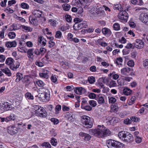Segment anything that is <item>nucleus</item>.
<instances>
[{"instance_id":"obj_47","label":"nucleus","mask_w":148,"mask_h":148,"mask_svg":"<svg viewBox=\"0 0 148 148\" xmlns=\"http://www.w3.org/2000/svg\"><path fill=\"white\" fill-rule=\"evenodd\" d=\"M50 24L52 26L55 27L57 21L54 19H50L49 20Z\"/></svg>"},{"instance_id":"obj_5","label":"nucleus","mask_w":148,"mask_h":148,"mask_svg":"<svg viewBox=\"0 0 148 148\" xmlns=\"http://www.w3.org/2000/svg\"><path fill=\"white\" fill-rule=\"evenodd\" d=\"M128 15L125 10L124 11H120L118 15V18L120 20L122 21L123 22H126L128 18Z\"/></svg>"},{"instance_id":"obj_33","label":"nucleus","mask_w":148,"mask_h":148,"mask_svg":"<svg viewBox=\"0 0 148 148\" xmlns=\"http://www.w3.org/2000/svg\"><path fill=\"white\" fill-rule=\"evenodd\" d=\"M2 72L9 76L11 75V73L10 70L8 68H5L2 70Z\"/></svg>"},{"instance_id":"obj_14","label":"nucleus","mask_w":148,"mask_h":148,"mask_svg":"<svg viewBox=\"0 0 148 148\" xmlns=\"http://www.w3.org/2000/svg\"><path fill=\"white\" fill-rule=\"evenodd\" d=\"M38 45L41 47H43L45 45L46 40L44 38H39Z\"/></svg>"},{"instance_id":"obj_42","label":"nucleus","mask_w":148,"mask_h":148,"mask_svg":"<svg viewBox=\"0 0 148 148\" xmlns=\"http://www.w3.org/2000/svg\"><path fill=\"white\" fill-rule=\"evenodd\" d=\"M114 29L116 30H118L120 29V25L117 23H115L113 25Z\"/></svg>"},{"instance_id":"obj_13","label":"nucleus","mask_w":148,"mask_h":148,"mask_svg":"<svg viewBox=\"0 0 148 148\" xmlns=\"http://www.w3.org/2000/svg\"><path fill=\"white\" fill-rule=\"evenodd\" d=\"M34 50L33 48L29 49L27 51V56L29 59L33 60Z\"/></svg>"},{"instance_id":"obj_34","label":"nucleus","mask_w":148,"mask_h":148,"mask_svg":"<svg viewBox=\"0 0 148 148\" xmlns=\"http://www.w3.org/2000/svg\"><path fill=\"white\" fill-rule=\"evenodd\" d=\"M50 142L52 145L53 146H56L57 144V140L56 139L54 138H51Z\"/></svg>"},{"instance_id":"obj_36","label":"nucleus","mask_w":148,"mask_h":148,"mask_svg":"<svg viewBox=\"0 0 148 148\" xmlns=\"http://www.w3.org/2000/svg\"><path fill=\"white\" fill-rule=\"evenodd\" d=\"M41 145L42 147H45L46 148H51V146L49 143L48 142H44Z\"/></svg>"},{"instance_id":"obj_51","label":"nucleus","mask_w":148,"mask_h":148,"mask_svg":"<svg viewBox=\"0 0 148 148\" xmlns=\"http://www.w3.org/2000/svg\"><path fill=\"white\" fill-rule=\"evenodd\" d=\"M61 107L60 105H58L56 107L55 113L58 114L59 113V111L61 109Z\"/></svg>"},{"instance_id":"obj_28","label":"nucleus","mask_w":148,"mask_h":148,"mask_svg":"<svg viewBox=\"0 0 148 148\" xmlns=\"http://www.w3.org/2000/svg\"><path fill=\"white\" fill-rule=\"evenodd\" d=\"M42 107H41L40 106L35 105L33 106V109L35 110V114L36 115V113L38 111H40V109L42 108Z\"/></svg>"},{"instance_id":"obj_41","label":"nucleus","mask_w":148,"mask_h":148,"mask_svg":"<svg viewBox=\"0 0 148 148\" xmlns=\"http://www.w3.org/2000/svg\"><path fill=\"white\" fill-rule=\"evenodd\" d=\"M22 81L24 83H29V78L28 76H25L23 78Z\"/></svg>"},{"instance_id":"obj_54","label":"nucleus","mask_w":148,"mask_h":148,"mask_svg":"<svg viewBox=\"0 0 148 148\" xmlns=\"http://www.w3.org/2000/svg\"><path fill=\"white\" fill-rule=\"evenodd\" d=\"M135 141L137 143H140L142 140V138L139 136H136L135 137Z\"/></svg>"},{"instance_id":"obj_35","label":"nucleus","mask_w":148,"mask_h":148,"mask_svg":"<svg viewBox=\"0 0 148 148\" xmlns=\"http://www.w3.org/2000/svg\"><path fill=\"white\" fill-rule=\"evenodd\" d=\"M65 117L69 121L72 122L74 120L73 116L70 114H66Z\"/></svg>"},{"instance_id":"obj_30","label":"nucleus","mask_w":148,"mask_h":148,"mask_svg":"<svg viewBox=\"0 0 148 148\" xmlns=\"http://www.w3.org/2000/svg\"><path fill=\"white\" fill-rule=\"evenodd\" d=\"M114 9L115 10H118L120 11H122L123 10V8H121V5L120 4L114 5Z\"/></svg>"},{"instance_id":"obj_18","label":"nucleus","mask_w":148,"mask_h":148,"mask_svg":"<svg viewBox=\"0 0 148 148\" xmlns=\"http://www.w3.org/2000/svg\"><path fill=\"white\" fill-rule=\"evenodd\" d=\"M95 99L97 100L98 103L99 104H102L104 103L105 101L104 98L101 95H98Z\"/></svg>"},{"instance_id":"obj_16","label":"nucleus","mask_w":148,"mask_h":148,"mask_svg":"<svg viewBox=\"0 0 148 148\" xmlns=\"http://www.w3.org/2000/svg\"><path fill=\"white\" fill-rule=\"evenodd\" d=\"M20 64L18 61L16 62L15 63H13L10 66V68L13 70H16V69L19 67Z\"/></svg>"},{"instance_id":"obj_19","label":"nucleus","mask_w":148,"mask_h":148,"mask_svg":"<svg viewBox=\"0 0 148 148\" xmlns=\"http://www.w3.org/2000/svg\"><path fill=\"white\" fill-rule=\"evenodd\" d=\"M16 45V42L15 41H13L11 42H8L5 44L6 46L9 48L12 47H15Z\"/></svg>"},{"instance_id":"obj_50","label":"nucleus","mask_w":148,"mask_h":148,"mask_svg":"<svg viewBox=\"0 0 148 148\" xmlns=\"http://www.w3.org/2000/svg\"><path fill=\"white\" fill-rule=\"evenodd\" d=\"M92 107L91 106H89L86 105L84 107H83V108L82 109H84L86 111H90L92 110Z\"/></svg>"},{"instance_id":"obj_43","label":"nucleus","mask_w":148,"mask_h":148,"mask_svg":"<svg viewBox=\"0 0 148 148\" xmlns=\"http://www.w3.org/2000/svg\"><path fill=\"white\" fill-rule=\"evenodd\" d=\"M39 51L40 52V55L42 56L47 51L46 49L44 47H41L40 50H39Z\"/></svg>"},{"instance_id":"obj_12","label":"nucleus","mask_w":148,"mask_h":148,"mask_svg":"<svg viewBox=\"0 0 148 148\" xmlns=\"http://www.w3.org/2000/svg\"><path fill=\"white\" fill-rule=\"evenodd\" d=\"M133 136L132 134L127 132L126 136L125 137L124 141L126 142L130 143L133 141Z\"/></svg>"},{"instance_id":"obj_9","label":"nucleus","mask_w":148,"mask_h":148,"mask_svg":"<svg viewBox=\"0 0 148 148\" xmlns=\"http://www.w3.org/2000/svg\"><path fill=\"white\" fill-rule=\"evenodd\" d=\"M18 129L15 125L10 126L8 127L7 131L11 135H14L18 132Z\"/></svg>"},{"instance_id":"obj_7","label":"nucleus","mask_w":148,"mask_h":148,"mask_svg":"<svg viewBox=\"0 0 148 148\" xmlns=\"http://www.w3.org/2000/svg\"><path fill=\"white\" fill-rule=\"evenodd\" d=\"M87 24V22L86 21H84L78 25L77 24L73 26V27L76 30L80 29L83 28H86L88 26Z\"/></svg>"},{"instance_id":"obj_2","label":"nucleus","mask_w":148,"mask_h":148,"mask_svg":"<svg viewBox=\"0 0 148 148\" xmlns=\"http://www.w3.org/2000/svg\"><path fill=\"white\" fill-rule=\"evenodd\" d=\"M106 143L109 148H122L124 145L123 143L112 139L108 140Z\"/></svg>"},{"instance_id":"obj_24","label":"nucleus","mask_w":148,"mask_h":148,"mask_svg":"<svg viewBox=\"0 0 148 148\" xmlns=\"http://www.w3.org/2000/svg\"><path fill=\"white\" fill-rule=\"evenodd\" d=\"M39 75L40 77H44L47 79L49 77V75H48V71L47 70H45L43 73H39Z\"/></svg>"},{"instance_id":"obj_8","label":"nucleus","mask_w":148,"mask_h":148,"mask_svg":"<svg viewBox=\"0 0 148 148\" xmlns=\"http://www.w3.org/2000/svg\"><path fill=\"white\" fill-rule=\"evenodd\" d=\"M139 19L143 23L148 25V14L142 13L139 16Z\"/></svg>"},{"instance_id":"obj_1","label":"nucleus","mask_w":148,"mask_h":148,"mask_svg":"<svg viewBox=\"0 0 148 148\" xmlns=\"http://www.w3.org/2000/svg\"><path fill=\"white\" fill-rule=\"evenodd\" d=\"M98 127L97 129L90 130L89 133L90 134L93 135L99 138L103 137V135L102 131L104 130V126L103 125H98Z\"/></svg>"},{"instance_id":"obj_11","label":"nucleus","mask_w":148,"mask_h":148,"mask_svg":"<svg viewBox=\"0 0 148 148\" xmlns=\"http://www.w3.org/2000/svg\"><path fill=\"white\" fill-rule=\"evenodd\" d=\"M75 92L79 95L84 94L86 92V90L82 87H76L74 90Z\"/></svg>"},{"instance_id":"obj_17","label":"nucleus","mask_w":148,"mask_h":148,"mask_svg":"<svg viewBox=\"0 0 148 148\" xmlns=\"http://www.w3.org/2000/svg\"><path fill=\"white\" fill-rule=\"evenodd\" d=\"M127 132L124 131H122L119 132L118 133V135L119 138L122 139L124 141L125 137L126 136Z\"/></svg>"},{"instance_id":"obj_27","label":"nucleus","mask_w":148,"mask_h":148,"mask_svg":"<svg viewBox=\"0 0 148 148\" xmlns=\"http://www.w3.org/2000/svg\"><path fill=\"white\" fill-rule=\"evenodd\" d=\"M14 62V60L11 58H7L5 61V64L10 65Z\"/></svg>"},{"instance_id":"obj_61","label":"nucleus","mask_w":148,"mask_h":148,"mask_svg":"<svg viewBox=\"0 0 148 148\" xmlns=\"http://www.w3.org/2000/svg\"><path fill=\"white\" fill-rule=\"evenodd\" d=\"M89 103L91 106L93 107L96 106V102L94 100H91L90 101Z\"/></svg>"},{"instance_id":"obj_58","label":"nucleus","mask_w":148,"mask_h":148,"mask_svg":"<svg viewBox=\"0 0 148 148\" xmlns=\"http://www.w3.org/2000/svg\"><path fill=\"white\" fill-rule=\"evenodd\" d=\"M88 96L90 98L92 99H94L95 98H96L97 97L96 95L93 93H90L89 94Z\"/></svg>"},{"instance_id":"obj_49","label":"nucleus","mask_w":148,"mask_h":148,"mask_svg":"<svg viewBox=\"0 0 148 148\" xmlns=\"http://www.w3.org/2000/svg\"><path fill=\"white\" fill-rule=\"evenodd\" d=\"M70 41H73L75 42H77L79 41L78 39L76 38H67Z\"/></svg>"},{"instance_id":"obj_20","label":"nucleus","mask_w":148,"mask_h":148,"mask_svg":"<svg viewBox=\"0 0 148 148\" xmlns=\"http://www.w3.org/2000/svg\"><path fill=\"white\" fill-rule=\"evenodd\" d=\"M101 30L103 33L104 35L107 34L108 36H110L111 34L110 30L106 28L102 29Z\"/></svg>"},{"instance_id":"obj_40","label":"nucleus","mask_w":148,"mask_h":148,"mask_svg":"<svg viewBox=\"0 0 148 148\" xmlns=\"http://www.w3.org/2000/svg\"><path fill=\"white\" fill-rule=\"evenodd\" d=\"M22 28L26 32H31L32 31V29L29 27L23 25Z\"/></svg>"},{"instance_id":"obj_60","label":"nucleus","mask_w":148,"mask_h":148,"mask_svg":"<svg viewBox=\"0 0 148 148\" xmlns=\"http://www.w3.org/2000/svg\"><path fill=\"white\" fill-rule=\"evenodd\" d=\"M35 64L36 65L39 67H42L44 66V64L43 63L37 61H36Z\"/></svg>"},{"instance_id":"obj_59","label":"nucleus","mask_w":148,"mask_h":148,"mask_svg":"<svg viewBox=\"0 0 148 148\" xmlns=\"http://www.w3.org/2000/svg\"><path fill=\"white\" fill-rule=\"evenodd\" d=\"M127 65L131 67L134 66V62L133 61L131 60H129L127 62Z\"/></svg>"},{"instance_id":"obj_21","label":"nucleus","mask_w":148,"mask_h":148,"mask_svg":"<svg viewBox=\"0 0 148 148\" xmlns=\"http://www.w3.org/2000/svg\"><path fill=\"white\" fill-rule=\"evenodd\" d=\"M15 115L13 114H11L10 116L5 118V121L8 122L11 120L14 121L15 119Z\"/></svg>"},{"instance_id":"obj_6","label":"nucleus","mask_w":148,"mask_h":148,"mask_svg":"<svg viewBox=\"0 0 148 148\" xmlns=\"http://www.w3.org/2000/svg\"><path fill=\"white\" fill-rule=\"evenodd\" d=\"M134 46L133 49L136 47L138 49H141L144 46V43L142 40L137 39L136 40L135 42L133 43Z\"/></svg>"},{"instance_id":"obj_31","label":"nucleus","mask_w":148,"mask_h":148,"mask_svg":"<svg viewBox=\"0 0 148 148\" xmlns=\"http://www.w3.org/2000/svg\"><path fill=\"white\" fill-rule=\"evenodd\" d=\"M63 10L65 11H69L71 8L70 5L67 3H65L62 5Z\"/></svg>"},{"instance_id":"obj_45","label":"nucleus","mask_w":148,"mask_h":148,"mask_svg":"<svg viewBox=\"0 0 148 148\" xmlns=\"http://www.w3.org/2000/svg\"><path fill=\"white\" fill-rule=\"evenodd\" d=\"M116 82L114 80H112L110 83L109 86L111 88L112 87H115L116 86Z\"/></svg>"},{"instance_id":"obj_63","label":"nucleus","mask_w":148,"mask_h":148,"mask_svg":"<svg viewBox=\"0 0 148 148\" xmlns=\"http://www.w3.org/2000/svg\"><path fill=\"white\" fill-rule=\"evenodd\" d=\"M143 65L146 68H148V59L145 60L144 61Z\"/></svg>"},{"instance_id":"obj_53","label":"nucleus","mask_w":148,"mask_h":148,"mask_svg":"<svg viewBox=\"0 0 148 148\" xmlns=\"http://www.w3.org/2000/svg\"><path fill=\"white\" fill-rule=\"evenodd\" d=\"M50 134L51 135V136H55L56 135L57 133L56 132L55 130L54 129H52L50 130Z\"/></svg>"},{"instance_id":"obj_56","label":"nucleus","mask_w":148,"mask_h":148,"mask_svg":"<svg viewBox=\"0 0 148 148\" xmlns=\"http://www.w3.org/2000/svg\"><path fill=\"white\" fill-rule=\"evenodd\" d=\"M65 19L68 22H70L72 20L71 16L69 15L66 14L65 16Z\"/></svg>"},{"instance_id":"obj_38","label":"nucleus","mask_w":148,"mask_h":148,"mask_svg":"<svg viewBox=\"0 0 148 148\" xmlns=\"http://www.w3.org/2000/svg\"><path fill=\"white\" fill-rule=\"evenodd\" d=\"M49 38L50 40L49 42V47L50 48H52L54 45L55 44L54 42L52 41L53 38Z\"/></svg>"},{"instance_id":"obj_48","label":"nucleus","mask_w":148,"mask_h":148,"mask_svg":"<svg viewBox=\"0 0 148 148\" xmlns=\"http://www.w3.org/2000/svg\"><path fill=\"white\" fill-rule=\"evenodd\" d=\"M136 99V98L135 96L132 97L131 98V101H130L129 102V104L130 105H132L134 104Z\"/></svg>"},{"instance_id":"obj_57","label":"nucleus","mask_w":148,"mask_h":148,"mask_svg":"<svg viewBox=\"0 0 148 148\" xmlns=\"http://www.w3.org/2000/svg\"><path fill=\"white\" fill-rule=\"evenodd\" d=\"M77 7V12L79 14H82L84 11L83 8L81 6H78Z\"/></svg>"},{"instance_id":"obj_4","label":"nucleus","mask_w":148,"mask_h":148,"mask_svg":"<svg viewBox=\"0 0 148 148\" xmlns=\"http://www.w3.org/2000/svg\"><path fill=\"white\" fill-rule=\"evenodd\" d=\"M81 121L83 126L85 128H90L92 127V123L89 117L83 116L82 117Z\"/></svg>"},{"instance_id":"obj_55","label":"nucleus","mask_w":148,"mask_h":148,"mask_svg":"<svg viewBox=\"0 0 148 148\" xmlns=\"http://www.w3.org/2000/svg\"><path fill=\"white\" fill-rule=\"evenodd\" d=\"M91 138V136L88 134H86V135L84 137V140L85 141H88L90 140Z\"/></svg>"},{"instance_id":"obj_10","label":"nucleus","mask_w":148,"mask_h":148,"mask_svg":"<svg viewBox=\"0 0 148 148\" xmlns=\"http://www.w3.org/2000/svg\"><path fill=\"white\" fill-rule=\"evenodd\" d=\"M40 110V111H39L36 113V115L40 117H46L47 116V113L45 109L42 107Z\"/></svg>"},{"instance_id":"obj_39","label":"nucleus","mask_w":148,"mask_h":148,"mask_svg":"<svg viewBox=\"0 0 148 148\" xmlns=\"http://www.w3.org/2000/svg\"><path fill=\"white\" fill-rule=\"evenodd\" d=\"M21 6L23 9H28L29 8V5L25 3H22L21 4Z\"/></svg>"},{"instance_id":"obj_22","label":"nucleus","mask_w":148,"mask_h":148,"mask_svg":"<svg viewBox=\"0 0 148 148\" xmlns=\"http://www.w3.org/2000/svg\"><path fill=\"white\" fill-rule=\"evenodd\" d=\"M29 20L31 24L34 25L37 24V20L36 18L33 17L32 16H30L29 17Z\"/></svg>"},{"instance_id":"obj_64","label":"nucleus","mask_w":148,"mask_h":148,"mask_svg":"<svg viewBox=\"0 0 148 148\" xmlns=\"http://www.w3.org/2000/svg\"><path fill=\"white\" fill-rule=\"evenodd\" d=\"M117 82L119 86H123L124 85L123 81L120 79L117 80Z\"/></svg>"},{"instance_id":"obj_37","label":"nucleus","mask_w":148,"mask_h":148,"mask_svg":"<svg viewBox=\"0 0 148 148\" xmlns=\"http://www.w3.org/2000/svg\"><path fill=\"white\" fill-rule=\"evenodd\" d=\"M25 97L26 98H27L28 99H34V97L31 94L30 92H27L25 94Z\"/></svg>"},{"instance_id":"obj_44","label":"nucleus","mask_w":148,"mask_h":148,"mask_svg":"<svg viewBox=\"0 0 148 148\" xmlns=\"http://www.w3.org/2000/svg\"><path fill=\"white\" fill-rule=\"evenodd\" d=\"M88 80L90 83L91 84L95 82V77L93 76L89 77Z\"/></svg>"},{"instance_id":"obj_25","label":"nucleus","mask_w":148,"mask_h":148,"mask_svg":"<svg viewBox=\"0 0 148 148\" xmlns=\"http://www.w3.org/2000/svg\"><path fill=\"white\" fill-rule=\"evenodd\" d=\"M131 2L132 4L134 5L137 4L141 5L143 4L142 0H132Z\"/></svg>"},{"instance_id":"obj_3","label":"nucleus","mask_w":148,"mask_h":148,"mask_svg":"<svg viewBox=\"0 0 148 148\" xmlns=\"http://www.w3.org/2000/svg\"><path fill=\"white\" fill-rule=\"evenodd\" d=\"M40 89L43 93H41L38 97L39 99L42 101L49 100L50 97V92L49 90L44 88H40Z\"/></svg>"},{"instance_id":"obj_46","label":"nucleus","mask_w":148,"mask_h":148,"mask_svg":"<svg viewBox=\"0 0 148 148\" xmlns=\"http://www.w3.org/2000/svg\"><path fill=\"white\" fill-rule=\"evenodd\" d=\"M4 107L6 109V110H11V105H9L8 103H5L4 104Z\"/></svg>"},{"instance_id":"obj_52","label":"nucleus","mask_w":148,"mask_h":148,"mask_svg":"<svg viewBox=\"0 0 148 148\" xmlns=\"http://www.w3.org/2000/svg\"><path fill=\"white\" fill-rule=\"evenodd\" d=\"M36 83L40 87H43L45 85V84L42 81L39 80L36 82Z\"/></svg>"},{"instance_id":"obj_32","label":"nucleus","mask_w":148,"mask_h":148,"mask_svg":"<svg viewBox=\"0 0 148 148\" xmlns=\"http://www.w3.org/2000/svg\"><path fill=\"white\" fill-rule=\"evenodd\" d=\"M123 92L125 95H128L131 94L132 90L129 88H126L123 89Z\"/></svg>"},{"instance_id":"obj_23","label":"nucleus","mask_w":148,"mask_h":148,"mask_svg":"<svg viewBox=\"0 0 148 148\" xmlns=\"http://www.w3.org/2000/svg\"><path fill=\"white\" fill-rule=\"evenodd\" d=\"M102 132L103 135V137H105L107 136H109L111 134L110 131L109 130L106 129L105 127L104 130H103Z\"/></svg>"},{"instance_id":"obj_29","label":"nucleus","mask_w":148,"mask_h":148,"mask_svg":"<svg viewBox=\"0 0 148 148\" xmlns=\"http://www.w3.org/2000/svg\"><path fill=\"white\" fill-rule=\"evenodd\" d=\"M16 78L15 81L16 82H18L23 78V75L20 73H17L16 75Z\"/></svg>"},{"instance_id":"obj_15","label":"nucleus","mask_w":148,"mask_h":148,"mask_svg":"<svg viewBox=\"0 0 148 148\" xmlns=\"http://www.w3.org/2000/svg\"><path fill=\"white\" fill-rule=\"evenodd\" d=\"M42 12L39 10H34L32 11L33 15L36 17H41Z\"/></svg>"},{"instance_id":"obj_62","label":"nucleus","mask_w":148,"mask_h":148,"mask_svg":"<svg viewBox=\"0 0 148 148\" xmlns=\"http://www.w3.org/2000/svg\"><path fill=\"white\" fill-rule=\"evenodd\" d=\"M51 121L53 122L54 124H57L59 123L58 120L55 118H53L51 119Z\"/></svg>"},{"instance_id":"obj_26","label":"nucleus","mask_w":148,"mask_h":148,"mask_svg":"<svg viewBox=\"0 0 148 148\" xmlns=\"http://www.w3.org/2000/svg\"><path fill=\"white\" fill-rule=\"evenodd\" d=\"M131 69L129 67L124 68L121 69V72L122 74L125 75L127 73H129Z\"/></svg>"}]
</instances>
